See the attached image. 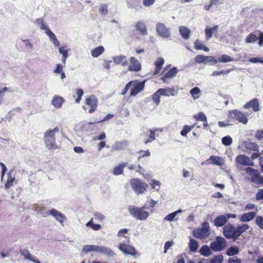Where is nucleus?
Here are the masks:
<instances>
[{"mask_svg":"<svg viewBox=\"0 0 263 263\" xmlns=\"http://www.w3.org/2000/svg\"><path fill=\"white\" fill-rule=\"evenodd\" d=\"M244 231H223L224 236L228 239L236 240Z\"/></svg>","mask_w":263,"mask_h":263,"instance_id":"412c9836","label":"nucleus"},{"mask_svg":"<svg viewBox=\"0 0 263 263\" xmlns=\"http://www.w3.org/2000/svg\"><path fill=\"white\" fill-rule=\"evenodd\" d=\"M219 28L218 25H215L213 27H206L205 29V35L207 40L211 39L213 32L217 31Z\"/></svg>","mask_w":263,"mask_h":263,"instance_id":"c85d7f7f","label":"nucleus"},{"mask_svg":"<svg viewBox=\"0 0 263 263\" xmlns=\"http://www.w3.org/2000/svg\"><path fill=\"white\" fill-rule=\"evenodd\" d=\"M227 241L223 237L217 236L216 240L210 244V248L214 252L221 251L224 249L226 246Z\"/></svg>","mask_w":263,"mask_h":263,"instance_id":"20e7f679","label":"nucleus"},{"mask_svg":"<svg viewBox=\"0 0 263 263\" xmlns=\"http://www.w3.org/2000/svg\"><path fill=\"white\" fill-rule=\"evenodd\" d=\"M255 199L257 201L263 199V189L258 190L256 194Z\"/></svg>","mask_w":263,"mask_h":263,"instance_id":"e2e57ef3","label":"nucleus"},{"mask_svg":"<svg viewBox=\"0 0 263 263\" xmlns=\"http://www.w3.org/2000/svg\"><path fill=\"white\" fill-rule=\"evenodd\" d=\"M206 56L203 55H198L195 58V61L197 63H204L206 64Z\"/></svg>","mask_w":263,"mask_h":263,"instance_id":"a18cd8bd","label":"nucleus"},{"mask_svg":"<svg viewBox=\"0 0 263 263\" xmlns=\"http://www.w3.org/2000/svg\"><path fill=\"white\" fill-rule=\"evenodd\" d=\"M135 28L140 34L143 35L147 34V27L144 22H137L135 25Z\"/></svg>","mask_w":263,"mask_h":263,"instance_id":"aec40b11","label":"nucleus"},{"mask_svg":"<svg viewBox=\"0 0 263 263\" xmlns=\"http://www.w3.org/2000/svg\"><path fill=\"white\" fill-rule=\"evenodd\" d=\"M244 109L252 108L254 111L257 112L260 110L259 102L258 99L255 98L246 103L243 106Z\"/></svg>","mask_w":263,"mask_h":263,"instance_id":"9d476101","label":"nucleus"},{"mask_svg":"<svg viewBox=\"0 0 263 263\" xmlns=\"http://www.w3.org/2000/svg\"><path fill=\"white\" fill-rule=\"evenodd\" d=\"M222 143L225 146H229L232 143V139L230 136H225L222 138Z\"/></svg>","mask_w":263,"mask_h":263,"instance_id":"3c124183","label":"nucleus"},{"mask_svg":"<svg viewBox=\"0 0 263 263\" xmlns=\"http://www.w3.org/2000/svg\"><path fill=\"white\" fill-rule=\"evenodd\" d=\"M15 180V174L14 171L11 170L9 171L7 176V182L5 185V187L6 189H9L11 186L13 185V181Z\"/></svg>","mask_w":263,"mask_h":263,"instance_id":"4be33fe9","label":"nucleus"},{"mask_svg":"<svg viewBox=\"0 0 263 263\" xmlns=\"http://www.w3.org/2000/svg\"><path fill=\"white\" fill-rule=\"evenodd\" d=\"M98 246L96 245H85L83 247L82 252L84 253L88 252L98 253Z\"/></svg>","mask_w":263,"mask_h":263,"instance_id":"c9c22d12","label":"nucleus"},{"mask_svg":"<svg viewBox=\"0 0 263 263\" xmlns=\"http://www.w3.org/2000/svg\"><path fill=\"white\" fill-rule=\"evenodd\" d=\"M164 63V60L161 57H159L156 60V61L155 62V70L154 72V74H157L159 73Z\"/></svg>","mask_w":263,"mask_h":263,"instance_id":"cd10ccee","label":"nucleus"},{"mask_svg":"<svg viewBox=\"0 0 263 263\" xmlns=\"http://www.w3.org/2000/svg\"><path fill=\"white\" fill-rule=\"evenodd\" d=\"M255 137L258 140H260L263 138V130L262 129H258L256 131Z\"/></svg>","mask_w":263,"mask_h":263,"instance_id":"69168bd1","label":"nucleus"},{"mask_svg":"<svg viewBox=\"0 0 263 263\" xmlns=\"http://www.w3.org/2000/svg\"><path fill=\"white\" fill-rule=\"evenodd\" d=\"M178 71V70L176 67H174L171 68L167 71L166 73H165L162 76L161 78L162 80L163 81L164 83H167V79L175 77Z\"/></svg>","mask_w":263,"mask_h":263,"instance_id":"6ab92c4d","label":"nucleus"},{"mask_svg":"<svg viewBox=\"0 0 263 263\" xmlns=\"http://www.w3.org/2000/svg\"><path fill=\"white\" fill-rule=\"evenodd\" d=\"M98 253L104 254L107 257H113L115 255V253L110 248L105 246H98Z\"/></svg>","mask_w":263,"mask_h":263,"instance_id":"a211bd4d","label":"nucleus"},{"mask_svg":"<svg viewBox=\"0 0 263 263\" xmlns=\"http://www.w3.org/2000/svg\"><path fill=\"white\" fill-rule=\"evenodd\" d=\"M199 253L204 256H209L211 254V248L206 245H203L200 248Z\"/></svg>","mask_w":263,"mask_h":263,"instance_id":"e433bc0d","label":"nucleus"},{"mask_svg":"<svg viewBox=\"0 0 263 263\" xmlns=\"http://www.w3.org/2000/svg\"><path fill=\"white\" fill-rule=\"evenodd\" d=\"M189 246L190 250L191 252H195L198 248V244L196 240L194 239H191L190 240Z\"/></svg>","mask_w":263,"mask_h":263,"instance_id":"37998d69","label":"nucleus"},{"mask_svg":"<svg viewBox=\"0 0 263 263\" xmlns=\"http://www.w3.org/2000/svg\"><path fill=\"white\" fill-rule=\"evenodd\" d=\"M114 63L116 65H121L122 66H126L128 64L126 57L124 55H116L112 57Z\"/></svg>","mask_w":263,"mask_h":263,"instance_id":"dca6fc26","label":"nucleus"},{"mask_svg":"<svg viewBox=\"0 0 263 263\" xmlns=\"http://www.w3.org/2000/svg\"><path fill=\"white\" fill-rule=\"evenodd\" d=\"M223 260L222 255H215L211 259L210 263H222Z\"/></svg>","mask_w":263,"mask_h":263,"instance_id":"49530a36","label":"nucleus"},{"mask_svg":"<svg viewBox=\"0 0 263 263\" xmlns=\"http://www.w3.org/2000/svg\"><path fill=\"white\" fill-rule=\"evenodd\" d=\"M34 23L40 29L44 30L45 32L47 31V29H49L48 26L46 25L44 20L42 18L36 19Z\"/></svg>","mask_w":263,"mask_h":263,"instance_id":"2f4dec72","label":"nucleus"},{"mask_svg":"<svg viewBox=\"0 0 263 263\" xmlns=\"http://www.w3.org/2000/svg\"><path fill=\"white\" fill-rule=\"evenodd\" d=\"M148 209L146 205H144L141 208H138L136 206H129L128 207V212L135 218L143 220L146 219L149 216V212L145 210Z\"/></svg>","mask_w":263,"mask_h":263,"instance_id":"f03ea898","label":"nucleus"},{"mask_svg":"<svg viewBox=\"0 0 263 263\" xmlns=\"http://www.w3.org/2000/svg\"><path fill=\"white\" fill-rule=\"evenodd\" d=\"M194 47L197 50H203L205 51H209V49L208 47L205 46L203 45L201 41H200L199 40H196L195 43H194Z\"/></svg>","mask_w":263,"mask_h":263,"instance_id":"a19ab883","label":"nucleus"},{"mask_svg":"<svg viewBox=\"0 0 263 263\" xmlns=\"http://www.w3.org/2000/svg\"><path fill=\"white\" fill-rule=\"evenodd\" d=\"M229 117L235 119L243 124H246L248 121L246 115L237 109L231 110L229 112Z\"/></svg>","mask_w":263,"mask_h":263,"instance_id":"423d86ee","label":"nucleus"},{"mask_svg":"<svg viewBox=\"0 0 263 263\" xmlns=\"http://www.w3.org/2000/svg\"><path fill=\"white\" fill-rule=\"evenodd\" d=\"M156 131H160V132H162V129H156L155 130H152V129H150L149 130V132H150V134L149 135V138L147 140H146L144 143L145 144H147L148 143H150L152 141H154L155 140V132Z\"/></svg>","mask_w":263,"mask_h":263,"instance_id":"79ce46f5","label":"nucleus"},{"mask_svg":"<svg viewBox=\"0 0 263 263\" xmlns=\"http://www.w3.org/2000/svg\"><path fill=\"white\" fill-rule=\"evenodd\" d=\"M47 213L54 217L60 223H62L66 220V217L62 213L54 209L49 210Z\"/></svg>","mask_w":263,"mask_h":263,"instance_id":"2eb2a0df","label":"nucleus"},{"mask_svg":"<svg viewBox=\"0 0 263 263\" xmlns=\"http://www.w3.org/2000/svg\"><path fill=\"white\" fill-rule=\"evenodd\" d=\"M190 92L194 99H197L200 97L201 91L199 88L195 87L191 89Z\"/></svg>","mask_w":263,"mask_h":263,"instance_id":"4c0bfd02","label":"nucleus"},{"mask_svg":"<svg viewBox=\"0 0 263 263\" xmlns=\"http://www.w3.org/2000/svg\"><path fill=\"white\" fill-rule=\"evenodd\" d=\"M132 83V85L133 88L131 89L130 91V96H135L141 91H142L144 87V81L137 82V81H130Z\"/></svg>","mask_w":263,"mask_h":263,"instance_id":"0eeeda50","label":"nucleus"},{"mask_svg":"<svg viewBox=\"0 0 263 263\" xmlns=\"http://www.w3.org/2000/svg\"><path fill=\"white\" fill-rule=\"evenodd\" d=\"M173 245V241H167L165 242L164 245V253H166L170 248Z\"/></svg>","mask_w":263,"mask_h":263,"instance_id":"774afa93","label":"nucleus"},{"mask_svg":"<svg viewBox=\"0 0 263 263\" xmlns=\"http://www.w3.org/2000/svg\"><path fill=\"white\" fill-rule=\"evenodd\" d=\"M160 95L161 94H159V92H158V90L153 95L152 99L153 101L156 104V105H158L160 103Z\"/></svg>","mask_w":263,"mask_h":263,"instance_id":"5fc2aeb1","label":"nucleus"},{"mask_svg":"<svg viewBox=\"0 0 263 263\" xmlns=\"http://www.w3.org/2000/svg\"><path fill=\"white\" fill-rule=\"evenodd\" d=\"M99 13L101 15H105L108 13V6L107 4H102L100 6L99 9Z\"/></svg>","mask_w":263,"mask_h":263,"instance_id":"8fccbe9b","label":"nucleus"},{"mask_svg":"<svg viewBox=\"0 0 263 263\" xmlns=\"http://www.w3.org/2000/svg\"><path fill=\"white\" fill-rule=\"evenodd\" d=\"M236 162L243 166H253L254 162L248 156L239 155L236 158Z\"/></svg>","mask_w":263,"mask_h":263,"instance_id":"6e6552de","label":"nucleus"},{"mask_svg":"<svg viewBox=\"0 0 263 263\" xmlns=\"http://www.w3.org/2000/svg\"><path fill=\"white\" fill-rule=\"evenodd\" d=\"M256 224L261 229H263V217L257 216L255 219Z\"/></svg>","mask_w":263,"mask_h":263,"instance_id":"4d7b16f0","label":"nucleus"},{"mask_svg":"<svg viewBox=\"0 0 263 263\" xmlns=\"http://www.w3.org/2000/svg\"><path fill=\"white\" fill-rule=\"evenodd\" d=\"M85 103L86 105L90 107V108L88 110L89 113H92L97 109L98 100L94 96H90L87 98L85 100Z\"/></svg>","mask_w":263,"mask_h":263,"instance_id":"1a4fd4ad","label":"nucleus"},{"mask_svg":"<svg viewBox=\"0 0 263 263\" xmlns=\"http://www.w3.org/2000/svg\"><path fill=\"white\" fill-rule=\"evenodd\" d=\"M258 39V37L253 33H250L246 39V43H252L256 42Z\"/></svg>","mask_w":263,"mask_h":263,"instance_id":"c03bdc74","label":"nucleus"},{"mask_svg":"<svg viewBox=\"0 0 263 263\" xmlns=\"http://www.w3.org/2000/svg\"><path fill=\"white\" fill-rule=\"evenodd\" d=\"M64 102L63 98L60 96H55L53 97L52 104L57 109H59L62 107L63 103Z\"/></svg>","mask_w":263,"mask_h":263,"instance_id":"bb28decb","label":"nucleus"},{"mask_svg":"<svg viewBox=\"0 0 263 263\" xmlns=\"http://www.w3.org/2000/svg\"><path fill=\"white\" fill-rule=\"evenodd\" d=\"M150 184L153 189H156L157 191H159L161 183L159 181L152 179Z\"/></svg>","mask_w":263,"mask_h":263,"instance_id":"603ef678","label":"nucleus"},{"mask_svg":"<svg viewBox=\"0 0 263 263\" xmlns=\"http://www.w3.org/2000/svg\"><path fill=\"white\" fill-rule=\"evenodd\" d=\"M84 93L83 90L81 88H78L77 90V98L76 99L75 101L76 103H79L82 99V97L83 96Z\"/></svg>","mask_w":263,"mask_h":263,"instance_id":"864d4df0","label":"nucleus"},{"mask_svg":"<svg viewBox=\"0 0 263 263\" xmlns=\"http://www.w3.org/2000/svg\"><path fill=\"white\" fill-rule=\"evenodd\" d=\"M182 212V210L181 209L178 210L167 215H166L163 219V220L167 221H177L178 220V218L177 217V215L179 213H181Z\"/></svg>","mask_w":263,"mask_h":263,"instance_id":"393cba45","label":"nucleus"},{"mask_svg":"<svg viewBox=\"0 0 263 263\" xmlns=\"http://www.w3.org/2000/svg\"><path fill=\"white\" fill-rule=\"evenodd\" d=\"M194 125L189 126V125H185L183 129L181 131L180 134L182 136H186L187 134L191 131L192 128L194 127Z\"/></svg>","mask_w":263,"mask_h":263,"instance_id":"de8ad7c7","label":"nucleus"},{"mask_svg":"<svg viewBox=\"0 0 263 263\" xmlns=\"http://www.w3.org/2000/svg\"><path fill=\"white\" fill-rule=\"evenodd\" d=\"M128 142L126 140L116 141L111 146L112 151H119L125 149L128 146Z\"/></svg>","mask_w":263,"mask_h":263,"instance_id":"9b49d317","label":"nucleus"},{"mask_svg":"<svg viewBox=\"0 0 263 263\" xmlns=\"http://www.w3.org/2000/svg\"><path fill=\"white\" fill-rule=\"evenodd\" d=\"M141 69V65L138 62L137 59L135 57H131L130 58V64L128 67V70L130 71H139Z\"/></svg>","mask_w":263,"mask_h":263,"instance_id":"f8f14e48","label":"nucleus"},{"mask_svg":"<svg viewBox=\"0 0 263 263\" xmlns=\"http://www.w3.org/2000/svg\"><path fill=\"white\" fill-rule=\"evenodd\" d=\"M130 183L133 190L138 195L143 193L147 187V184L139 179H133Z\"/></svg>","mask_w":263,"mask_h":263,"instance_id":"7ed1b4c3","label":"nucleus"},{"mask_svg":"<svg viewBox=\"0 0 263 263\" xmlns=\"http://www.w3.org/2000/svg\"><path fill=\"white\" fill-rule=\"evenodd\" d=\"M63 66L60 64H57L56 67L53 70V72L55 73L59 74L63 71Z\"/></svg>","mask_w":263,"mask_h":263,"instance_id":"680f3d73","label":"nucleus"},{"mask_svg":"<svg viewBox=\"0 0 263 263\" xmlns=\"http://www.w3.org/2000/svg\"><path fill=\"white\" fill-rule=\"evenodd\" d=\"M127 165V163H121L118 166L115 167L113 170V174L115 175H121L123 173L124 168Z\"/></svg>","mask_w":263,"mask_h":263,"instance_id":"473e14b6","label":"nucleus"},{"mask_svg":"<svg viewBox=\"0 0 263 263\" xmlns=\"http://www.w3.org/2000/svg\"><path fill=\"white\" fill-rule=\"evenodd\" d=\"M138 153H140V154H141L140 156H139L138 157V160L140 159L143 157H144V156H149L151 155V153L149 151V150H147L146 151H140L139 152H138Z\"/></svg>","mask_w":263,"mask_h":263,"instance_id":"0e129e2a","label":"nucleus"},{"mask_svg":"<svg viewBox=\"0 0 263 263\" xmlns=\"http://www.w3.org/2000/svg\"><path fill=\"white\" fill-rule=\"evenodd\" d=\"M49 37L50 41L52 42L57 39V37L54 33H53L50 29H47L45 32Z\"/></svg>","mask_w":263,"mask_h":263,"instance_id":"6e6d98bb","label":"nucleus"},{"mask_svg":"<svg viewBox=\"0 0 263 263\" xmlns=\"http://www.w3.org/2000/svg\"><path fill=\"white\" fill-rule=\"evenodd\" d=\"M221 158L219 157L218 156H211L209 159H208L205 161L206 164H210L211 162L209 161H211V163L217 165L218 166H220L222 165V163L220 161Z\"/></svg>","mask_w":263,"mask_h":263,"instance_id":"72a5a7b5","label":"nucleus"},{"mask_svg":"<svg viewBox=\"0 0 263 263\" xmlns=\"http://www.w3.org/2000/svg\"><path fill=\"white\" fill-rule=\"evenodd\" d=\"M194 237L198 239H204L210 235V231H193Z\"/></svg>","mask_w":263,"mask_h":263,"instance_id":"7c9ffc66","label":"nucleus"},{"mask_svg":"<svg viewBox=\"0 0 263 263\" xmlns=\"http://www.w3.org/2000/svg\"><path fill=\"white\" fill-rule=\"evenodd\" d=\"M156 29L158 34L161 37L167 39L171 36V29L167 28L163 23H157Z\"/></svg>","mask_w":263,"mask_h":263,"instance_id":"39448f33","label":"nucleus"},{"mask_svg":"<svg viewBox=\"0 0 263 263\" xmlns=\"http://www.w3.org/2000/svg\"><path fill=\"white\" fill-rule=\"evenodd\" d=\"M180 35L184 40H187L189 38L191 30L185 26H180L179 28Z\"/></svg>","mask_w":263,"mask_h":263,"instance_id":"c756f323","label":"nucleus"},{"mask_svg":"<svg viewBox=\"0 0 263 263\" xmlns=\"http://www.w3.org/2000/svg\"><path fill=\"white\" fill-rule=\"evenodd\" d=\"M155 1L156 0H143L142 4L145 7H149L152 6Z\"/></svg>","mask_w":263,"mask_h":263,"instance_id":"338daca9","label":"nucleus"},{"mask_svg":"<svg viewBox=\"0 0 263 263\" xmlns=\"http://www.w3.org/2000/svg\"><path fill=\"white\" fill-rule=\"evenodd\" d=\"M59 132V128L55 127L52 129L47 130L44 137V141L46 145V147L48 149H55L57 148L55 144V134Z\"/></svg>","mask_w":263,"mask_h":263,"instance_id":"f257e3e1","label":"nucleus"},{"mask_svg":"<svg viewBox=\"0 0 263 263\" xmlns=\"http://www.w3.org/2000/svg\"><path fill=\"white\" fill-rule=\"evenodd\" d=\"M86 226L90 228L93 230H98L101 228V226L99 224H95L92 222V219H91L89 222H88Z\"/></svg>","mask_w":263,"mask_h":263,"instance_id":"09e8293b","label":"nucleus"},{"mask_svg":"<svg viewBox=\"0 0 263 263\" xmlns=\"http://www.w3.org/2000/svg\"><path fill=\"white\" fill-rule=\"evenodd\" d=\"M239 252V248L237 247L232 246L229 248L227 251V255L231 256L237 254Z\"/></svg>","mask_w":263,"mask_h":263,"instance_id":"ea45409f","label":"nucleus"},{"mask_svg":"<svg viewBox=\"0 0 263 263\" xmlns=\"http://www.w3.org/2000/svg\"><path fill=\"white\" fill-rule=\"evenodd\" d=\"M233 61H235L234 59L227 54H222L218 58V62L227 63Z\"/></svg>","mask_w":263,"mask_h":263,"instance_id":"58836bf2","label":"nucleus"},{"mask_svg":"<svg viewBox=\"0 0 263 263\" xmlns=\"http://www.w3.org/2000/svg\"><path fill=\"white\" fill-rule=\"evenodd\" d=\"M227 221L226 217L225 215H220L217 216L214 220V224L217 227H222Z\"/></svg>","mask_w":263,"mask_h":263,"instance_id":"a878e982","label":"nucleus"},{"mask_svg":"<svg viewBox=\"0 0 263 263\" xmlns=\"http://www.w3.org/2000/svg\"><path fill=\"white\" fill-rule=\"evenodd\" d=\"M240 220L242 222H248L251 220L249 217V213H248L242 214L240 216Z\"/></svg>","mask_w":263,"mask_h":263,"instance_id":"bf43d9fd","label":"nucleus"},{"mask_svg":"<svg viewBox=\"0 0 263 263\" xmlns=\"http://www.w3.org/2000/svg\"><path fill=\"white\" fill-rule=\"evenodd\" d=\"M242 145L246 149L252 151L258 152L259 148L256 143L253 142L243 141Z\"/></svg>","mask_w":263,"mask_h":263,"instance_id":"5701e85b","label":"nucleus"},{"mask_svg":"<svg viewBox=\"0 0 263 263\" xmlns=\"http://www.w3.org/2000/svg\"><path fill=\"white\" fill-rule=\"evenodd\" d=\"M119 249L126 254H130L134 256L136 254V250L134 247L124 243H120Z\"/></svg>","mask_w":263,"mask_h":263,"instance_id":"4468645a","label":"nucleus"},{"mask_svg":"<svg viewBox=\"0 0 263 263\" xmlns=\"http://www.w3.org/2000/svg\"><path fill=\"white\" fill-rule=\"evenodd\" d=\"M69 49L67 48L66 47L63 46L60 47L59 49V51L60 54H62L63 56H68V51Z\"/></svg>","mask_w":263,"mask_h":263,"instance_id":"13d9d810","label":"nucleus"},{"mask_svg":"<svg viewBox=\"0 0 263 263\" xmlns=\"http://www.w3.org/2000/svg\"><path fill=\"white\" fill-rule=\"evenodd\" d=\"M158 92H159V94L164 96H174L175 95L174 88H159L158 89Z\"/></svg>","mask_w":263,"mask_h":263,"instance_id":"b1692460","label":"nucleus"},{"mask_svg":"<svg viewBox=\"0 0 263 263\" xmlns=\"http://www.w3.org/2000/svg\"><path fill=\"white\" fill-rule=\"evenodd\" d=\"M194 117L197 120L201 121L205 120L206 119V116L202 112L198 113L197 115H195Z\"/></svg>","mask_w":263,"mask_h":263,"instance_id":"052dcab7","label":"nucleus"},{"mask_svg":"<svg viewBox=\"0 0 263 263\" xmlns=\"http://www.w3.org/2000/svg\"><path fill=\"white\" fill-rule=\"evenodd\" d=\"M246 172L251 176L249 179L251 182L254 183L260 175V172L252 167H246L245 169Z\"/></svg>","mask_w":263,"mask_h":263,"instance_id":"ddd939ff","label":"nucleus"},{"mask_svg":"<svg viewBox=\"0 0 263 263\" xmlns=\"http://www.w3.org/2000/svg\"><path fill=\"white\" fill-rule=\"evenodd\" d=\"M20 253L24 257L25 259L30 260L34 263H41V261L37 259L35 256H32L27 249H21Z\"/></svg>","mask_w":263,"mask_h":263,"instance_id":"f3484780","label":"nucleus"},{"mask_svg":"<svg viewBox=\"0 0 263 263\" xmlns=\"http://www.w3.org/2000/svg\"><path fill=\"white\" fill-rule=\"evenodd\" d=\"M104 51V48L102 46H100L95 48L91 51V54L93 58H97L101 55Z\"/></svg>","mask_w":263,"mask_h":263,"instance_id":"f704fd0d","label":"nucleus"}]
</instances>
